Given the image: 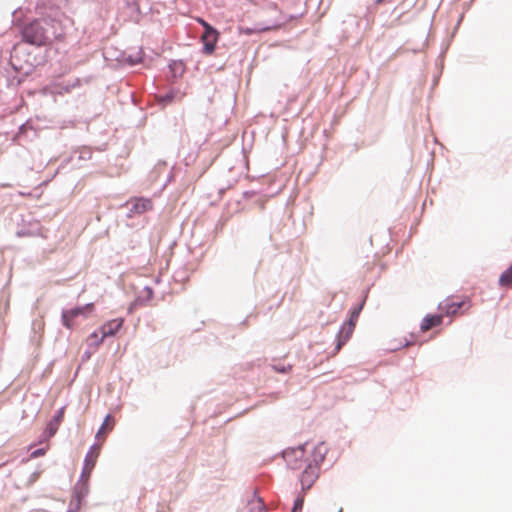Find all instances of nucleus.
Masks as SVG:
<instances>
[{
  "mask_svg": "<svg viewBox=\"0 0 512 512\" xmlns=\"http://www.w3.org/2000/svg\"><path fill=\"white\" fill-rule=\"evenodd\" d=\"M56 20L52 18H33L18 25L21 42L34 47H45L53 42L56 34Z\"/></svg>",
  "mask_w": 512,
  "mask_h": 512,
  "instance_id": "nucleus-1",
  "label": "nucleus"
},
{
  "mask_svg": "<svg viewBox=\"0 0 512 512\" xmlns=\"http://www.w3.org/2000/svg\"><path fill=\"white\" fill-rule=\"evenodd\" d=\"M45 59L42 55H33L24 47H14L10 64L16 75L9 79L10 85L20 86L33 73L36 67L42 65Z\"/></svg>",
  "mask_w": 512,
  "mask_h": 512,
  "instance_id": "nucleus-2",
  "label": "nucleus"
},
{
  "mask_svg": "<svg viewBox=\"0 0 512 512\" xmlns=\"http://www.w3.org/2000/svg\"><path fill=\"white\" fill-rule=\"evenodd\" d=\"M95 309L94 303H86L71 308H63L61 311V323L69 330H73L75 320L79 317L87 318Z\"/></svg>",
  "mask_w": 512,
  "mask_h": 512,
  "instance_id": "nucleus-3",
  "label": "nucleus"
},
{
  "mask_svg": "<svg viewBox=\"0 0 512 512\" xmlns=\"http://www.w3.org/2000/svg\"><path fill=\"white\" fill-rule=\"evenodd\" d=\"M123 324H124V319L121 317L114 318V319L108 320L105 323H103L99 327V331L101 333L100 338L98 340L89 342V344H88L89 348H93L96 350L103 343L105 338L116 336L119 333V331L122 329Z\"/></svg>",
  "mask_w": 512,
  "mask_h": 512,
  "instance_id": "nucleus-4",
  "label": "nucleus"
},
{
  "mask_svg": "<svg viewBox=\"0 0 512 512\" xmlns=\"http://www.w3.org/2000/svg\"><path fill=\"white\" fill-rule=\"evenodd\" d=\"M65 408L66 406H62L55 411L54 415L47 422L42 433L39 435L37 440L38 444L49 441L57 433L59 426L64 419Z\"/></svg>",
  "mask_w": 512,
  "mask_h": 512,
  "instance_id": "nucleus-5",
  "label": "nucleus"
},
{
  "mask_svg": "<svg viewBox=\"0 0 512 512\" xmlns=\"http://www.w3.org/2000/svg\"><path fill=\"white\" fill-rule=\"evenodd\" d=\"M469 307L470 300L468 298L455 300L453 297H447L443 302L438 304V309L441 310L443 316L461 314Z\"/></svg>",
  "mask_w": 512,
  "mask_h": 512,
  "instance_id": "nucleus-6",
  "label": "nucleus"
},
{
  "mask_svg": "<svg viewBox=\"0 0 512 512\" xmlns=\"http://www.w3.org/2000/svg\"><path fill=\"white\" fill-rule=\"evenodd\" d=\"M85 468L82 469L81 475L72 489V502L83 506L86 503V497L89 494L88 479L84 480Z\"/></svg>",
  "mask_w": 512,
  "mask_h": 512,
  "instance_id": "nucleus-7",
  "label": "nucleus"
},
{
  "mask_svg": "<svg viewBox=\"0 0 512 512\" xmlns=\"http://www.w3.org/2000/svg\"><path fill=\"white\" fill-rule=\"evenodd\" d=\"M80 85H81L80 79L76 78L73 81H68L66 83H56V84L46 85L40 90V93L44 96L63 95L65 93L71 92L72 89L79 87Z\"/></svg>",
  "mask_w": 512,
  "mask_h": 512,
  "instance_id": "nucleus-8",
  "label": "nucleus"
},
{
  "mask_svg": "<svg viewBox=\"0 0 512 512\" xmlns=\"http://www.w3.org/2000/svg\"><path fill=\"white\" fill-rule=\"evenodd\" d=\"M320 476V469L306 462V466L300 473L299 481L302 492L309 490Z\"/></svg>",
  "mask_w": 512,
  "mask_h": 512,
  "instance_id": "nucleus-9",
  "label": "nucleus"
},
{
  "mask_svg": "<svg viewBox=\"0 0 512 512\" xmlns=\"http://www.w3.org/2000/svg\"><path fill=\"white\" fill-rule=\"evenodd\" d=\"M126 207V218H133L135 215H140L152 210L153 203L149 198L139 197L131 203H126Z\"/></svg>",
  "mask_w": 512,
  "mask_h": 512,
  "instance_id": "nucleus-10",
  "label": "nucleus"
},
{
  "mask_svg": "<svg viewBox=\"0 0 512 512\" xmlns=\"http://www.w3.org/2000/svg\"><path fill=\"white\" fill-rule=\"evenodd\" d=\"M145 57V53L143 52L142 48H140L135 53H128L126 51H121L120 54L117 56L116 60L118 63L127 66L129 68L135 67L138 64L142 63Z\"/></svg>",
  "mask_w": 512,
  "mask_h": 512,
  "instance_id": "nucleus-11",
  "label": "nucleus"
},
{
  "mask_svg": "<svg viewBox=\"0 0 512 512\" xmlns=\"http://www.w3.org/2000/svg\"><path fill=\"white\" fill-rule=\"evenodd\" d=\"M329 449L326 447L324 441H320L315 445L311 451V459L306 458L305 462L318 467L320 469L321 464L324 462Z\"/></svg>",
  "mask_w": 512,
  "mask_h": 512,
  "instance_id": "nucleus-12",
  "label": "nucleus"
},
{
  "mask_svg": "<svg viewBox=\"0 0 512 512\" xmlns=\"http://www.w3.org/2000/svg\"><path fill=\"white\" fill-rule=\"evenodd\" d=\"M355 327L347 326L345 322L342 323L335 338V348L332 355L338 353L340 349L349 341L352 337Z\"/></svg>",
  "mask_w": 512,
  "mask_h": 512,
  "instance_id": "nucleus-13",
  "label": "nucleus"
},
{
  "mask_svg": "<svg viewBox=\"0 0 512 512\" xmlns=\"http://www.w3.org/2000/svg\"><path fill=\"white\" fill-rule=\"evenodd\" d=\"M368 291H369V289H367L365 291L363 298L361 299V301L358 304L352 306L349 309L348 317L344 321L347 326L356 327V324H357V321L359 319V316H360V314H361V312H362V310H363V308H364V306L366 304V299H367Z\"/></svg>",
  "mask_w": 512,
  "mask_h": 512,
  "instance_id": "nucleus-14",
  "label": "nucleus"
},
{
  "mask_svg": "<svg viewBox=\"0 0 512 512\" xmlns=\"http://www.w3.org/2000/svg\"><path fill=\"white\" fill-rule=\"evenodd\" d=\"M281 455L289 469L296 470L301 467L303 458L299 457L296 449L288 447L281 452Z\"/></svg>",
  "mask_w": 512,
  "mask_h": 512,
  "instance_id": "nucleus-15",
  "label": "nucleus"
},
{
  "mask_svg": "<svg viewBox=\"0 0 512 512\" xmlns=\"http://www.w3.org/2000/svg\"><path fill=\"white\" fill-rule=\"evenodd\" d=\"M443 314L442 312L439 314L436 313H428L426 314L421 323H420V329L422 331L429 330L430 328L440 326L443 322Z\"/></svg>",
  "mask_w": 512,
  "mask_h": 512,
  "instance_id": "nucleus-16",
  "label": "nucleus"
},
{
  "mask_svg": "<svg viewBox=\"0 0 512 512\" xmlns=\"http://www.w3.org/2000/svg\"><path fill=\"white\" fill-rule=\"evenodd\" d=\"M219 38H220V36H210V37L202 36V38H201L202 54H204L206 56L212 55L216 50Z\"/></svg>",
  "mask_w": 512,
  "mask_h": 512,
  "instance_id": "nucleus-17",
  "label": "nucleus"
},
{
  "mask_svg": "<svg viewBox=\"0 0 512 512\" xmlns=\"http://www.w3.org/2000/svg\"><path fill=\"white\" fill-rule=\"evenodd\" d=\"M154 297L152 287L146 285L135 297L134 305L146 306Z\"/></svg>",
  "mask_w": 512,
  "mask_h": 512,
  "instance_id": "nucleus-18",
  "label": "nucleus"
},
{
  "mask_svg": "<svg viewBox=\"0 0 512 512\" xmlns=\"http://www.w3.org/2000/svg\"><path fill=\"white\" fill-rule=\"evenodd\" d=\"M271 27L272 26H269V25H263L262 23H256L252 27L239 26L238 29H239V34L251 36V35L259 34L262 32H267L271 29Z\"/></svg>",
  "mask_w": 512,
  "mask_h": 512,
  "instance_id": "nucleus-19",
  "label": "nucleus"
},
{
  "mask_svg": "<svg viewBox=\"0 0 512 512\" xmlns=\"http://www.w3.org/2000/svg\"><path fill=\"white\" fill-rule=\"evenodd\" d=\"M168 69L171 76L175 79L182 77L186 70V65L182 59L170 60Z\"/></svg>",
  "mask_w": 512,
  "mask_h": 512,
  "instance_id": "nucleus-20",
  "label": "nucleus"
},
{
  "mask_svg": "<svg viewBox=\"0 0 512 512\" xmlns=\"http://www.w3.org/2000/svg\"><path fill=\"white\" fill-rule=\"evenodd\" d=\"M242 195L244 199H254L255 204H257L261 210L264 209L265 201L262 198L260 190H246Z\"/></svg>",
  "mask_w": 512,
  "mask_h": 512,
  "instance_id": "nucleus-21",
  "label": "nucleus"
},
{
  "mask_svg": "<svg viewBox=\"0 0 512 512\" xmlns=\"http://www.w3.org/2000/svg\"><path fill=\"white\" fill-rule=\"evenodd\" d=\"M125 6L131 10L132 13L135 14V16H132L135 23H139L140 20L143 17V13L140 9L139 3L137 0H126Z\"/></svg>",
  "mask_w": 512,
  "mask_h": 512,
  "instance_id": "nucleus-22",
  "label": "nucleus"
},
{
  "mask_svg": "<svg viewBox=\"0 0 512 512\" xmlns=\"http://www.w3.org/2000/svg\"><path fill=\"white\" fill-rule=\"evenodd\" d=\"M95 444H93L88 453L86 454L85 456V459H84V463H83V468H85V475H87V477L89 478L95 464H96V457L97 456H90V452L92 451V449L94 448Z\"/></svg>",
  "mask_w": 512,
  "mask_h": 512,
  "instance_id": "nucleus-23",
  "label": "nucleus"
},
{
  "mask_svg": "<svg viewBox=\"0 0 512 512\" xmlns=\"http://www.w3.org/2000/svg\"><path fill=\"white\" fill-rule=\"evenodd\" d=\"M247 506L248 512H267L266 504L262 498H258V502L248 500Z\"/></svg>",
  "mask_w": 512,
  "mask_h": 512,
  "instance_id": "nucleus-24",
  "label": "nucleus"
},
{
  "mask_svg": "<svg viewBox=\"0 0 512 512\" xmlns=\"http://www.w3.org/2000/svg\"><path fill=\"white\" fill-rule=\"evenodd\" d=\"M198 22L203 27V30H204V35L203 36H206V37L220 36L219 30L216 27H214L212 24L208 23L207 21H205L202 18H200L198 20Z\"/></svg>",
  "mask_w": 512,
  "mask_h": 512,
  "instance_id": "nucleus-25",
  "label": "nucleus"
},
{
  "mask_svg": "<svg viewBox=\"0 0 512 512\" xmlns=\"http://www.w3.org/2000/svg\"><path fill=\"white\" fill-rule=\"evenodd\" d=\"M498 283L502 287L512 283V263L500 274Z\"/></svg>",
  "mask_w": 512,
  "mask_h": 512,
  "instance_id": "nucleus-26",
  "label": "nucleus"
},
{
  "mask_svg": "<svg viewBox=\"0 0 512 512\" xmlns=\"http://www.w3.org/2000/svg\"><path fill=\"white\" fill-rule=\"evenodd\" d=\"M177 93L178 92L176 90L170 89L166 93L160 95V97H159L160 104L162 106H167V105L171 104L175 100Z\"/></svg>",
  "mask_w": 512,
  "mask_h": 512,
  "instance_id": "nucleus-27",
  "label": "nucleus"
},
{
  "mask_svg": "<svg viewBox=\"0 0 512 512\" xmlns=\"http://www.w3.org/2000/svg\"><path fill=\"white\" fill-rule=\"evenodd\" d=\"M304 493L305 492L298 493L296 495V497L294 498V501H293V507H292L291 512H302L303 507H304V501H305Z\"/></svg>",
  "mask_w": 512,
  "mask_h": 512,
  "instance_id": "nucleus-28",
  "label": "nucleus"
},
{
  "mask_svg": "<svg viewBox=\"0 0 512 512\" xmlns=\"http://www.w3.org/2000/svg\"><path fill=\"white\" fill-rule=\"evenodd\" d=\"M39 235V229H32L28 227H23L16 231V236L19 238L23 237H34Z\"/></svg>",
  "mask_w": 512,
  "mask_h": 512,
  "instance_id": "nucleus-29",
  "label": "nucleus"
},
{
  "mask_svg": "<svg viewBox=\"0 0 512 512\" xmlns=\"http://www.w3.org/2000/svg\"><path fill=\"white\" fill-rule=\"evenodd\" d=\"M47 451H48V447L36 448L30 452L29 457L27 459H23L22 461L26 462L30 459H36V458L42 457L47 453Z\"/></svg>",
  "mask_w": 512,
  "mask_h": 512,
  "instance_id": "nucleus-30",
  "label": "nucleus"
},
{
  "mask_svg": "<svg viewBox=\"0 0 512 512\" xmlns=\"http://www.w3.org/2000/svg\"><path fill=\"white\" fill-rule=\"evenodd\" d=\"M74 153H78V159L90 160L92 157V150L89 147L83 146L76 150Z\"/></svg>",
  "mask_w": 512,
  "mask_h": 512,
  "instance_id": "nucleus-31",
  "label": "nucleus"
},
{
  "mask_svg": "<svg viewBox=\"0 0 512 512\" xmlns=\"http://www.w3.org/2000/svg\"><path fill=\"white\" fill-rule=\"evenodd\" d=\"M416 343V335L411 333L410 334V337L409 338H404V341H400L399 345L397 346H394L393 348H391L392 350H399L403 347H406V346H409V345H412V344H415Z\"/></svg>",
  "mask_w": 512,
  "mask_h": 512,
  "instance_id": "nucleus-32",
  "label": "nucleus"
},
{
  "mask_svg": "<svg viewBox=\"0 0 512 512\" xmlns=\"http://www.w3.org/2000/svg\"><path fill=\"white\" fill-rule=\"evenodd\" d=\"M42 472H43L42 469H37L34 472H32L27 479L26 486L31 487L32 485H34V483L39 479Z\"/></svg>",
  "mask_w": 512,
  "mask_h": 512,
  "instance_id": "nucleus-33",
  "label": "nucleus"
},
{
  "mask_svg": "<svg viewBox=\"0 0 512 512\" xmlns=\"http://www.w3.org/2000/svg\"><path fill=\"white\" fill-rule=\"evenodd\" d=\"M273 369L280 374H287L292 369V365H284V364H275L273 365Z\"/></svg>",
  "mask_w": 512,
  "mask_h": 512,
  "instance_id": "nucleus-34",
  "label": "nucleus"
},
{
  "mask_svg": "<svg viewBox=\"0 0 512 512\" xmlns=\"http://www.w3.org/2000/svg\"><path fill=\"white\" fill-rule=\"evenodd\" d=\"M308 445V441L302 443V444H299L297 445L296 447H292L293 449H296L297 453L299 454V457L300 458H304V455H305V449H306V446Z\"/></svg>",
  "mask_w": 512,
  "mask_h": 512,
  "instance_id": "nucleus-35",
  "label": "nucleus"
},
{
  "mask_svg": "<svg viewBox=\"0 0 512 512\" xmlns=\"http://www.w3.org/2000/svg\"><path fill=\"white\" fill-rule=\"evenodd\" d=\"M82 506H80L79 504H76L72 501H70L69 503V507H68V510L66 512H78V510L81 508Z\"/></svg>",
  "mask_w": 512,
  "mask_h": 512,
  "instance_id": "nucleus-36",
  "label": "nucleus"
},
{
  "mask_svg": "<svg viewBox=\"0 0 512 512\" xmlns=\"http://www.w3.org/2000/svg\"><path fill=\"white\" fill-rule=\"evenodd\" d=\"M31 127L28 125V122H25L19 126L18 134H23L26 132L27 129H30Z\"/></svg>",
  "mask_w": 512,
  "mask_h": 512,
  "instance_id": "nucleus-37",
  "label": "nucleus"
},
{
  "mask_svg": "<svg viewBox=\"0 0 512 512\" xmlns=\"http://www.w3.org/2000/svg\"><path fill=\"white\" fill-rule=\"evenodd\" d=\"M91 355H92L91 351H89V350L84 351L82 356H81V361L82 362L88 361L91 358Z\"/></svg>",
  "mask_w": 512,
  "mask_h": 512,
  "instance_id": "nucleus-38",
  "label": "nucleus"
},
{
  "mask_svg": "<svg viewBox=\"0 0 512 512\" xmlns=\"http://www.w3.org/2000/svg\"><path fill=\"white\" fill-rule=\"evenodd\" d=\"M99 330H95L93 331L90 335H89V341L92 342V341H95V340H98L100 337H99Z\"/></svg>",
  "mask_w": 512,
  "mask_h": 512,
  "instance_id": "nucleus-39",
  "label": "nucleus"
},
{
  "mask_svg": "<svg viewBox=\"0 0 512 512\" xmlns=\"http://www.w3.org/2000/svg\"><path fill=\"white\" fill-rule=\"evenodd\" d=\"M141 307V305H134V300L130 303V305L128 306V313L131 314L133 313L134 310H136L137 308Z\"/></svg>",
  "mask_w": 512,
  "mask_h": 512,
  "instance_id": "nucleus-40",
  "label": "nucleus"
},
{
  "mask_svg": "<svg viewBox=\"0 0 512 512\" xmlns=\"http://www.w3.org/2000/svg\"><path fill=\"white\" fill-rule=\"evenodd\" d=\"M258 498H261V497H260L258 491L254 490L250 500H254L255 502H258Z\"/></svg>",
  "mask_w": 512,
  "mask_h": 512,
  "instance_id": "nucleus-41",
  "label": "nucleus"
},
{
  "mask_svg": "<svg viewBox=\"0 0 512 512\" xmlns=\"http://www.w3.org/2000/svg\"><path fill=\"white\" fill-rule=\"evenodd\" d=\"M104 429H105V422H103V423L101 424V426H100V428L98 429V431H97V433H96V436H95V437H96V438H99L100 434H101V433H103Z\"/></svg>",
  "mask_w": 512,
  "mask_h": 512,
  "instance_id": "nucleus-42",
  "label": "nucleus"
},
{
  "mask_svg": "<svg viewBox=\"0 0 512 512\" xmlns=\"http://www.w3.org/2000/svg\"><path fill=\"white\" fill-rule=\"evenodd\" d=\"M251 317V315H248L244 320H242L239 325L240 326H246L248 323V319Z\"/></svg>",
  "mask_w": 512,
  "mask_h": 512,
  "instance_id": "nucleus-43",
  "label": "nucleus"
},
{
  "mask_svg": "<svg viewBox=\"0 0 512 512\" xmlns=\"http://www.w3.org/2000/svg\"><path fill=\"white\" fill-rule=\"evenodd\" d=\"M110 417H111V415L108 413V414L105 416V418H104V421H103V422H105V424H106V423L108 422V420L110 419Z\"/></svg>",
  "mask_w": 512,
  "mask_h": 512,
  "instance_id": "nucleus-44",
  "label": "nucleus"
},
{
  "mask_svg": "<svg viewBox=\"0 0 512 512\" xmlns=\"http://www.w3.org/2000/svg\"><path fill=\"white\" fill-rule=\"evenodd\" d=\"M27 95L32 96L34 94V91L31 89L26 90Z\"/></svg>",
  "mask_w": 512,
  "mask_h": 512,
  "instance_id": "nucleus-45",
  "label": "nucleus"
},
{
  "mask_svg": "<svg viewBox=\"0 0 512 512\" xmlns=\"http://www.w3.org/2000/svg\"><path fill=\"white\" fill-rule=\"evenodd\" d=\"M383 1H384V0H376V3H377V4H380V3H382Z\"/></svg>",
  "mask_w": 512,
  "mask_h": 512,
  "instance_id": "nucleus-46",
  "label": "nucleus"
},
{
  "mask_svg": "<svg viewBox=\"0 0 512 512\" xmlns=\"http://www.w3.org/2000/svg\"><path fill=\"white\" fill-rule=\"evenodd\" d=\"M34 444H35V443L30 444V446H29V448H28V449L30 450V449L34 446Z\"/></svg>",
  "mask_w": 512,
  "mask_h": 512,
  "instance_id": "nucleus-47",
  "label": "nucleus"
},
{
  "mask_svg": "<svg viewBox=\"0 0 512 512\" xmlns=\"http://www.w3.org/2000/svg\"><path fill=\"white\" fill-rule=\"evenodd\" d=\"M224 192V189H220L219 193L222 194Z\"/></svg>",
  "mask_w": 512,
  "mask_h": 512,
  "instance_id": "nucleus-48",
  "label": "nucleus"
},
{
  "mask_svg": "<svg viewBox=\"0 0 512 512\" xmlns=\"http://www.w3.org/2000/svg\"><path fill=\"white\" fill-rule=\"evenodd\" d=\"M338 512H343V508H342V507H340V508H339V510H338Z\"/></svg>",
  "mask_w": 512,
  "mask_h": 512,
  "instance_id": "nucleus-49",
  "label": "nucleus"
}]
</instances>
